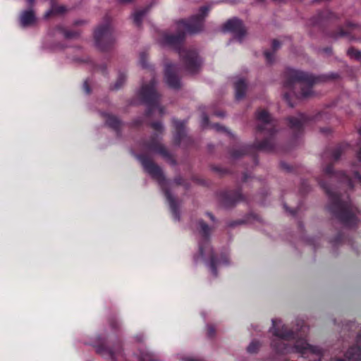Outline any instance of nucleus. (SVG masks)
Returning a JSON list of instances; mask_svg holds the SVG:
<instances>
[{"mask_svg":"<svg viewBox=\"0 0 361 361\" xmlns=\"http://www.w3.org/2000/svg\"><path fill=\"white\" fill-rule=\"evenodd\" d=\"M308 118L303 114H298L295 117L288 118L290 128L300 130L307 122Z\"/></svg>","mask_w":361,"mask_h":361,"instance_id":"17","label":"nucleus"},{"mask_svg":"<svg viewBox=\"0 0 361 361\" xmlns=\"http://www.w3.org/2000/svg\"><path fill=\"white\" fill-rule=\"evenodd\" d=\"M145 149L149 152L160 154L164 157L169 156L167 151L157 138H153L150 142L146 144Z\"/></svg>","mask_w":361,"mask_h":361,"instance_id":"14","label":"nucleus"},{"mask_svg":"<svg viewBox=\"0 0 361 361\" xmlns=\"http://www.w3.org/2000/svg\"><path fill=\"white\" fill-rule=\"evenodd\" d=\"M260 347V344L258 341H252L247 346V351L250 353H255Z\"/></svg>","mask_w":361,"mask_h":361,"instance_id":"28","label":"nucleus"},{"mask_svg":"<svg viewBox=\"0 0 361 361\" xmlns=\"http://www.w3.org/2000/svg\"><path fill=\"white\" fill-rule=\"evenodd\" d=\"M348 54L351 58L361 61V51L357 49L350 48L348 50Z\"/></svg>","mask_w":361,"mask_h":361,"instance_id":"24","label":"nucleus"},{"mask_svg":"<svg viewBox=\"0 0 361 361\" xmlns=\"http://www.w3.org/2000/svg\"><path fill=\"white\" fill-rule=\"evenodd\" d=\"M357 159H359L360 161H361V148L357 153Z\"/></svg>","mask_w":361,"mask_h":361,"instance_id":"43","label":"nucleus"},{"mask_svg":"<svg viewBox=\"0 0 361 361\" xmlns=\"http://www.w3.org/2000/svg\"><path fill=\"white\" fill-rule=\"evenodd\" d=\"M157 82L152 79L148 85H143L139 91L140 99L150 108L157 106L160 95L156 90Z\"/></svg>","mask_w":361,"mask_h":361,"instance_id":"8","label":"nucleus"},{"mask_svg":"<svg viewBox=\"0 0 361 361\" xmlns=\"http://www.w3.org/2000/svg\"><path fill=\"white\" fill-rule=\"evenodd\" d=\"M290 213L291 214H294L292 211H290Z\"/></svg>","mask_w":361,"mask_h":361,"instance_id":"54","label":"nucleus"},{"mask_svg":"<svg viewBox=\"0 0 361 361\" xmlns=\"http://www.w3.org/2000/svg\"><path fill=\"white\" fill-rule=\"evenodd\" d=\"M245 152V150L244 149H240L239 150V152L238 150L236 151H234L232 153V157L233 158H238L240 157L242 154H244Z\"/></svg>","mask_w":361,"mask_h":361,"instance_id":"33","label":"nucleus"},{"mask_svg":"<svg viewBox=\"0 0 361 361\" xmlns=\"http://www.w3.org/2000/svg\"><path fill=\"white\" fill-rule=\"evenodd\" d=\"M354 178L361 183V176L357 172L354 173Z\"/></svg>","mask_w":361,"mask_h":361,"instance_id":"40","label":"nucleus"},{"mask_svg":"<svg viewBox=\"0 0 361 361\" xmlns=\"http://www.w3.org/2000/svg\"><path fill=\"white\" fill-rule=\"evenodd\" d=\"M140 360V361H156L154 355L148 351L142 352Z\"/></svg>","mask_w":361,"mask_h":361,"instance_id":"25","label":"nucleus"},{"mask_svg":"<svg viewBox=\"0 0 361 361\" xmlns=\"http://www.w3.org/2000/svg\"><path fill=\"white\" fill-rule=\"evenodd\" d=\"M177 70L176 66L172 63H168L165 66V80L167 85L173 89L180 87V81L178 78L173 74Z\"/></svg>","mask_w":361,"mask_h":361,"instance_id":"12","label":"nucleus"},{"mask_svg":"<svg viewBox=\"0 0 361 361\" xmlns=\"http://www.w3.org/2000/svg\"><path fill=\"white\" fill-rule=\"evenodd\" d=\"M324 176L329 178L331 182L340 180L341 183L346 184L349 188H353V187L352 180L348 176L343 172L334 173L331 165L324 169Z\"/></svg>","mask_w":361,"mask_h":361,"instance_id":"11","label":"nucleus"},{"mask_svg":"<svg viewBox=\"0 0 361 361\" xmlns=\"http://www.w3.org/2000/svg\"><path fill=\"white\" fill-rule=\"evenodd\" d=\"M216 115L218 116H224L223 114H219V113H216Z\"/></svg>","mask_w":361,"mask_h":361,"instance_id":"52","label":"nucleus"},{"mask_svg":"<svg viewBox=\"0 0 361 361\" xmlns=\"http://www.w3.org/2000/svg\"><path fill=\"white\" fill-rule=\"evenodd\" d=\"M264 56H265L267 62H269V63H271L274 61V54L270 51H264Z\"/></svg>","mask_w":361,"mask_h":361,"instance_id":"31","label":"nucleus"},{"mask_svg":"<svg viewBox=\"0 0 361 361\" xmlns=\"http://www.w3.org/2000/svg\"><path fill=\"white\" fill-rule=\"evenodd\" d=\"M257 130L259 132H266L270 137H267L263 142H260L257 147L259 149L271 152L274 149L275 144L272 139V136L276 130L274 121L271 116L265 110H259L257 113Z\"/></svg>","mask_w":361,"mask_h":361,"instance_id":"7","label":"nucleus"},{"mask_svg":"<svg viewBox=\"0 0 361 361\" xmlns=\"http://www.w3.org/2000/svg\"><path fill=\"white\" fill-rule=\"evenodd\" d=\"M95 42L101 50H106L113 43L114 39L111 35V30L109 25L99 27L94 32Z\"/></svg>","mask_w":361,"mask_h":361,"instance_id":"9","label":"nucleus"},{"mask_svg":"<svg viewBox=\"0 0 361 361\" xmlns=\"http://www.w3.org/2000/svg\"><path fill=\"white\" fill-rule=\"evenodd\" d=\"M102 115L105 118V122L107 126L115 130L119 128L121 122L116 117L106 113H102Z\"/></svg>","mask_w":361,"mask_h":361,"instance_id":"18","label":"nucleus"},{"mask_svg":"<svg viewBox=\"0 0 361 361\" xmlns=\"http://www.w3.org/2000/svg\"><path fill=\"white\" fill-rule=\"evenodd\" d=\"M175 182L178 184V185H180L181 183H180V178H176L175 179Z\"/></svg>","mask_w":361,"mask_h":361,"instance_id":"49","label":"nucleus"},{"mask_svg":"<svg viewBox=\"0 0 361 361\" xmlns=\"http://www.w3.org/2000/svg\"><path fill=\"white\" fill-rule=\"evenodd\" d=\"M238 196H239V198L238 200H235L234 202H238V200H241L242 199V197H241V195L240 194H238Z\"/></svg>","mask_w":361,"mask_h":361,"instance_id":"50","label":"nucleus"},{"mask_svg":"<svg viewBox=\"0 0 361 361\" xmlns=\"http://www.w3.org/2000/svg\"><path fill=\"white\" fill-rule=\"evenodd\" d=\"M66 11V7L63 6L56 5L53 0L51 1V8L47 11L44 15L45 18H48L53 14L63 13Z\"/></svg>","mask_w":361,"mask_h":361,"instance_id":"19","label":"nucleus"},{"mask_svg":"<svg viewBox=\"0 0 361 361\" xmlns=\"http://www.w3.org/2000/svg\"><path fill=\"white\" fill-rule=\"evenodd\" d=\"M345 357L350 360L358 361L361 360V330L357 336L356 344L346 351Z\"/></svg>","mask_w":361,"mask_h":361,"instance_id":"13","label":"nucleus"},{"mask_svg":"<svg viewBox=\"0 0 361 361\" xmlns=\"http://www.w3.org/2000/svg\"><path fill=\"white\" fill-rule=\"evenodd\" d=\"M281 44L279 41L274 39L272 42V48L274 51L277 50L280 47Z\"/></svg>","mask_w":361,"mask_h":361,"instance_id":"37","label":"nucleus"},{"mask_svg":"<svg viewBox=\"0 0 361 361\" xmlns=\"http://www.w3.org/2000/svg\"><path fill=\"white\" fill-rule=\"evenodd\" d=\"M180 360L181 361H202L200 359H198V358H196V357H194L192 356H189V355H181L180 357Z\"/></svg>","mask_w":361,"mask_h":361,"instance_id":"29","label":"nucleus"},{"mask_svg":"<svg viewBox=\"0 0 361 361\" xmlns=\"http://www.w3.org/2000/svg\"><path fill=\"white\" fill-rule=\"evenodd\" d=\"M35 20L36 18L32 10L23 11L20 18V25L23 27L32 25Z\"/></svg>","mask_w":361,"mask_h":361,"instance_id":"15","label":"nucleus"},{"mask_svg":"<svg viewBox=\"0 0 361 361\" xmlns=\"http://www.w3.org/2000/svg\"><path fill=\"white\" fill-rule=\"evenodd\" d=\"M147 11L148 8H145L142 10L137 11L133 13V23L136 25V26L139 27L141 25L142 19L144 16L146 15Z\"/></svg>","mask_w":361,"mask_h":361,"instance_id":"21","label":"nucleus"},{"mask_svg":"<svg viewBox=\"0 0 361 361\" xmlns=\"http://www.w3.org/2000/svg\"><path fill=\"white\" fill-rule=\"evenodd\" d=\"M27 1L30 5H32L35 2V0H27Z\"/></svg>","mask_w":361,"mask_h":361,"instance_id":"48","label":"nucleus"},{"mask_svg":"<svg viewBox=\"0 0 361 361\" xmlns=\"http://www.w3.org/2000/svg\"><path fill=\"white\" fill-rule=\"evenodd\" d=\"M359 133L361 135V128L359 130Z\"/></svg>","mask_w":361,"mask_h":361,"instance_id":"53","label":"nucleus"},{"mask_svg":"<svg viewBox=\"0 0 361 361\" xmlns=\"http://www.w3.org/2000/svg\"><path fill=\"white\" fill-rule=\"evenodd\" d=\"M281 166H282L283 168H284V169H288V168L287 167V166H286L285 164H281Z\"/></svg>","mask_w":361,"mask_h":361,"instance_id":"51","label":"nucleus"},{"mask_svg":"<svg viewBox=\"0 0 361 361\" xmlns=\"http://www.w3.org/2000/svg\"><path fill=\"white\" fill-rule=\"evenodd\" d=\"M210 11V6H202L198 13L193 15L188 20H180L177 23V35L165 34L163 36V44L178 49V52L185 64V69L190 73H195L201 66V60L196 51L193 50L180 49L185 34H195L203 30L204 23Z\"/></svg>","mask_w":361,"mask_h":361,"instance_id":"1","label":"nucleus"},{"mask_svg":"<svg viewBox=\"0 0 361 361\" xmlns=\"http://www.w3.org/2000/svg\"><path fill=\"white\" fill-rule=\"evenodd\" d=\"M301 324L300 332L299 335L298 333H293V331L288 329L287 326L282 324L281 320L272 319V327L270 329V331L277 338L284 340L290 341L295 340L294 346L289 348L286 345L280 348L273 343V345L277 351L279 353H290L295 352L301 355L302 357H306L309 354L315 355L319 357L323 355V350L319 346L311 345L308 344L306 341L302 338L307 332V327L303 326V321H300L299 326Z\"/></svg>","mask_w":361,"mask_h":361,"instance_id":"2","label":"nucleus"},{"mask_svg":"<svg viewBox=\"0 0 361 361\" xmlns=\"http://www.w3.org/2000/svg\"><path fill=\"white\" fill-rule=\"evenodd\" d=\"M158 109H159L160 114H164V109L162 107H161V106H158Z\"/></svg>","mask_w":361,"mask_h":361,"instance_id":"45","label":"nucleus"},{"mask_svg":"<svg viewBox=\"0 0 361 361\" xmlns=\"http://www.w3.org/2000/svg\"><path fill=\"white\" fill-rule=\"evenodd\" d=\"M284 98L287 101V102L288 103V104L290 106H293V105L290 103L289 102V94L288 93H286L284 94Z\"/></svg>","mask_w":361,"mask_h":361,"instance_id":"42","label":"nucleus"},{"mask_svg":"<svg viewBox=\"0 0 361 361\" xmlns=\"http://www.w3.org/2000/svg\"><path fill=\"white\" fill-rule=\"evenodd\" d=\"M152 127L156 130H158V131H162L163 130V126L161 123L159 122H156V123H153L152 124Z\"/></svg>","mask_w":361,"mask_h":361,"instance_id":"32","label":"nucleus"},{"mask_svg":"<svg viewBox=\"0 0 361 361\" xmlns=\"http://www.w3.org/2000/svg\"><path fill=\"white\" fill-rule=\"evenodd\" d=\"M224 32H232L234 37L239 41H242L245 35V30L244 28L243 22L238 18H232L228 20L223 27Z\"/></svg>","mask_w":361,"mask_h":361,"instance_id":"10","label":"nucleus"},{"mask_svg":"<svg viewBox=\"0 0 361 361\" xmlns=\"http://www.w3.org/2000/svg\"><path fill=\"white\" fill-rule=\"evenodd\" d=\"M331 361H345V360L343 359H341V358H333L331 360Z\"/></svg>","mask_w":361,"mask_h":361,"instance_id":"44","label":"nucleus"},{"mask_svg":"<svg viewBox=\"0 0 361 361\" xmlns=\"http://www.w3.org/2000/svg\"><path fill=\"white\" fill-rule=\"evenodd\" d=\"M319 184L329 196L328 209L329 212L345 226L349 227L355 226L357 222L355 214L356 209L351 205L348 196L338 193L322 181H320Z\"/></svg>","mask_w":361,"mask_h":361,"instance_id":"3","label":"nucleus"},{"mask_svg":"<svg viewBox=\"0 0 361 361\" xmlns=\"http://www.w3.org/2000/svg\"><path fill=\"white\" fill-rule=\"evenodd\" d=\"M59 32L63 35V37L66 39H73L77 37L79 34L76 32H70L66 30L63 27H59L58 28Z\"/></svg>","mask_w":361,"mask_h":361,"instance_id":"23","label":"nucleus"},{"mask_svg":"<svg viewBox=\"0 0 361 361\" xmlns=\"http://www.w3.org/2000/svg\"><path fill=\"white\" fill-rule=\"evenodd\" d=\"M126 81V76L123 74H121L119 75L118 78L117 79L116 82L114 85V86L111 87L113 90H119L124 84Z\"/></svg>","mask_w":361,"mask_h":361,"instance_id":"26","label":"nucleus"},{"mask_svg":"<svg viewBox=\"0 0 361 361\" xmlns=\"http://www.w3.org/2000/svg\"><path fill=\"white\" fill-rule=\"evenodd\" d=\"M132 0H119V1L121 3H129Z\"/></svg>","mask_w":361,"mask_h":361,"instance_id":"47","label":"nucleus"},{"mask_svg":"<svg viewBox=\"0 0 361 361\" xmlns=\"http://www.w3.org/2000/svg\"><path fill=\"white\" fill-rule=\"evenodd\" d=\"M194 229L203 238V241L199 243V255L195 259L197 261L200 257L202 259H209V268L214 276H217L216 268L222 264H227V260L223 262L217 260L213 254V250L210 246L208 238L212 232L210 228L203 220L199 219L194 225Z\"/></svg>","mask_w":361,"mask_h":361,"instance_id":"4","label":"nucleus"},{"mask_svg":"<svg viewBox=\"0 0 361 361\" xmlns=\"http://www.w3.org/2000/svg\"><path fill=\"white\" fill-rule=\"evenodd\" d=\"M285 76L284 86L286 88L291 89L296 84L300 85L301 92L297 97L308 98L313 94L312 85L318 80L313 75L298 70L288 68Z\"/></svg>","mask_w":361,"mask_h":361,"instance_id":"6","label":"nucleus"},{"mask_svg":"<svg viewBox=\"0 0 361 361\" xmlns=\"http://www.w3.org/2000/svg\"><path fill=\"white\" fill-rule=\"evenodd\" d=\"M337 76H338V75H337L336 74L331 73V75H326V76H325V78H326V79L336 78H337Z\"/></svg>","mask_w":361,"mask_h":361,"instance_id":"41","label":"nucleus"},{"mask_svg":"<svg viewBox=\"0 0 361 361\" xmlns=\"http://www.w3.org/2000/svg\"><path fill=\"white\" fill-rule=\"evenodd\" d=\"M207 215L209 216L212 221H214V216L212 214L208 213Z\"/></svg>","mask_w":361,"mask_h":361,"instance_id":"46","label":"nucleus"},{"mask_svg":"<svg viewBox=\"0 0 361 361\" xmlns=\"http://www.w3.org/2000/svg\"><path fill=\"white\" fill-rule=\"evenodd\" d=\"M212 128H214L217 131H225L226 130L225 128L221 126L219 124H214L212 126Z\"/></svg>","mask_w":361,"mask_h":361,"instance_id":"39","label":"nucleus"},{"mask_svg":"<svg viewBox=\"0 0 361 361\" xmlns=\"http://www.w3.org/2000/svg\"><path fill=\"white\" fill-rule=\"evenodd\" d=\"M208 123V117L205 114L202 116V126L205 127Z\"/></svg>","mask_w":361,"mask_h":361,"instance_id":"34","label":"nucleus"},{"mask_svg":"<svg viewBox=\"0 0 361 361\" xmlns=\"http://www.w3.org/2000/svg\"><path fill=\"white\" fill-rule=\"evenodd\" d=\"M234 87L235 99L237 100L242 99L245 97L247 90V84L245 80L243 78H238L234 83Z\"/></svg>","mask_w":361,"mask_h":361,"instance_id":"16","label":"nucleus"},{"mask_svg":"<svg viewBox=\"0 0 361 361\" xmlns=\"http://www.w3.org/2000/svg\"><path fill=\"white\" fill-rule=\"evenodd\" d=\"M140 63L141 64V66L143 67V68H147V56L144 53H142L140 54Z\"/></svg>","mask_w":361,"mask_h":361,"instance_id":"30","label":"nucleus"},{"mask_svg":"<svg viewBox=\"0 0 361 361\" xmlns=\"http://www.w3.org/2000/svg\"><path fill=\"white\" fill-rule=\"evenodd\" d=\"M96 351L98 354L101 355L104 357L114 359V352L108 348L103 345H98L96 348Z\"/></svg>","mask_w":361,"mask_h":361,"instance_id":"20","label":"nucleus"},{"mask_svg":"<svg viewBox=\"0 0 361 361\" xmlns=\"http://www.w3.org/2000/svg\"><path fill=\"white\" fill-rule=\"evenodd\" d=\"M343 150H344V146H343V145H340V146H338L337 147H336L332 152V158L335 161L338 160L340 158V157L341 156Z\"/></svg>","mask_w":361,"mask_h":361,"instance_id":"27","label":"nucleus"},{"mask_svg":"<svg viewBox=\"0 0 361 361\" xmlns=\"http://www.w3.org/2000/svg\"><path fill=\"white\" fill-rule=\"evenodd\" d=\"M83 90L87 94L90 93V88L87 80L85 81L83 83Z\"/></svg>","mask_w":361,"mask_h":361,"instance_id":"36","label":"nucleus"},{"mask_svg":"<svg viewBox=\"0 0 361 361\" xmlns=\"http://www.w3.org/2000/svg\"><path fill=\"white\" fill-rule=\"evenodd\" d=\"M137 158L141 162L144 169L158 182L161 189L164 191V194L169 204L173 219L176 221H179L180 214L176 202L166 188L167 183L161 169L154 164L149 158L144 155H137Z\"/></svg>","mask_w":361,"mask_h":361,"instance_id":"5","label":"nucleus"},{"mask_svg":"<svg viewBox=\"0 0 361 361\" xmlns=\"http://www.w3.org/2000/svg\"><path fill=\"white\" fill-rule=\"evenodd\" d=\"M173 123H174L175 128H176V131H177L175 139L178 142H180L181 136H182V134H183V132H184L185 122L184 121H180L174 120L173 121Z\"/></svg>","mask_w":361,"mask_h":361,"instance_id":"22","label":"nucleus"},{"mask_svg":"<svg viewBox=\"0 0 361 361\" xmlns=\"http://www.w3.org/2000/svg\"><path fill=\"white\" fill-rule=\"evenodd\" d=\"M358 327L357 325H356L355 323L350 322L345 325V329H357Z\"/></svg>","mask_w":361,"mask_h":361,"instance_id":"35","label":"nucleus"},{"mask_svg":"<svg viewBox=\"0 0 361 361\" xmlns=\"http://www.w3.org/2000/svg\"><path fill=\"white\" fill-rule=\"evenodd\" d=\"M214 333H215V330L211 326H209L208 328H207V334L209 336L212 337L214 335Z\"/></svg>","mask_w":361,"mask_h":361,"instance_id":"38","label":"nucleus"}]
</instances>
